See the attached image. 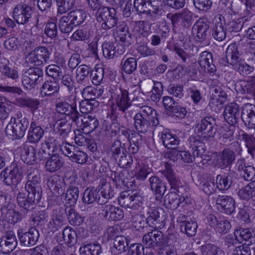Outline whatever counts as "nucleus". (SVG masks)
Segmentation results:
<instances>
[{"instance_id":"nucleus-6","label":"nucleus","mask_w":255,"mask_h":255,"mask_svg":"<svg viewBox=\"0 0 255 255\" xmlns=\"http://www.w3.org/2000/svg\"><path fill=\"white\" fill-rule=\"evenodd\" d=\"M43 71L38 67L30 68L23 72L21 81L24 88L31 90L38 84V80L43 76Z\"/></svg>"},{"instance_id":"nucleus-40","label":"nucleus","mask_w":255,"mask_h":255,"mask_svg":"<svg viewBox=\"0 0 255 255\" xmlns=\"http://www.w3.org/2000/svg\"><path fill=\"white\" fill-rule=\"evenodd\" d=\"M57 134L61 137V139L68 135L71 130V123L66 119H61L56 123Z\"/></svg>"},{"instance_id":"nucleus-21","label":"nucleus","mask_w":255,"mask_h":255,"mask_svg":"<svg viewBox=\"0 0 255 255\" xmlns=\"http://www.w3.org/2000/svg\"><path fill=\"white\" fill-rule=\"evenodd\" d=\"M161 139L164 146L171 150L169 151V154L171 156L172 154L178 155L179 150L177 149L175 146L179 144V139L176 135L172 134L169 132L162 133Z\"/></svg>"},{"instance_id":"nucleus-56","label":"nucleus","mask_w":255,"mask_h":255,"mask_svg":"<svg viewBox=\"0 0 255 255\" xmlns=\"http://www.w3.org/2000/svg\"><path fill=\"white\" fill-rule=\"evenodd\" d=\"M150 172L151 169L149 168L148 165L140 164L139 162L135 163V173L137 179L144 180Z\"/></svg>"},{"instance_id":"nucleus-18","label":"nucleus","mask_w":255,"mask_h":255,"mask_svg":"<svg viewBox=\"0 0 255 255\" xmlns=\"http://www.w3.org/2000/svg\"><path fill=\"white\" fill-rule=\"evenodd\" d=\"M214 21V26L212 29V35L216 40L222 41L226 37L224 17L221 14L217 15Z\"/></svg>"},{"instance_id":"nucleus-28","label":"nucleus","mask_w":255,"mask_h":255,"mask_svg":"<svg viewBox=\"0 0 255 255\" xmlns=\"http://www.w3.org/2000/svg\"><path fill=\"white\" fill-rule=\"evenodd\" d=\"M82 129L85 133L89 134L98 127L99 122L97 118L91 115H86L81 120Z\"/></svg>"},{"instance_id":"nucleus-45","label":"nucleus","mask_w":255,"mask_h":255,"mask_svg":"<svg viewBox=\"0 0 255 255\" xmlns=\"http://www.w3.org/2000/svg\"><path fill=\"white\" fill-rule=\"evenodd\" d=\"M67 16L75 26H78L85 21L86 18V13L83 9H77L69 12Z\"/></svg>"},{"instance_id":"nucleus-8","label":"nucleus","mask_w":255,"mask_h":255,"mask_svg":"<svg viewBox=\"0 0 255 255\" xmlns=\"http://www.w3.org/2000/svg\"><path fill=\"white\" fill-rule=\"evenodd\" d=\"M195 130L204 137H214L217 130L215 119L211 117L204 118L197 125Z\"/></svg>"},{"instance_id":"nucleus-60","label":"nucleus","mask_w":255,"mask_h":255,"mask_svg":"<svg viewBox=\"0 0 255 255\" xmlns=\"http://www.w3.org/2000/svg\"><path fill=\"white\" fill-rule=\"evenodd\" d=\"M56 1L58 6V13L61 14L72 8L75 4V0H56Z\"/></svg>"},{"instance_id":"nucleus-64","label":"nucleus","mask_w":255,"mask_h":255,"mask_svg":"<svg viewBox=\"0 0 255 255\" xmlns=\"http://www.w3.org/2000/svg\"><path fill=\"white\" fill-rule=\"evenodd\" d=\"M116 161L120 167L128 169L133 163V158L130 153H127L126 152L121 155Z\"/></svg>"},{"instance_id":"nucleus-59","label":"nucleus","mask_w":255,"mask_h":255,"mask_svg":"<svg viewBox=\"0 0 255 255\" xmlns=\"http://www.w3.org/2000/svg\"><path fill=\"white\" fill-rule=\"evenodd\" d=\"M75 26L67 15L63 16L59 20V28L63 33L70 32Z\"/></svg>"},{"instance_id":"nucleus-4","label":"nucleus","mask_w":255,"mask_h":255,"mask_svg":"<svg viewBox=\"0 0 255 255\" xmlns=\"http://www.w3.org/2000/svg\"><path fill=\"white\" fill-rule=\"evenodd\" d=\"M189 148L192 151V156L189 151H179L178 155L172 154L170 156L171 159L174 160V158L178 159L180 157L183 161L190 163L193 161L195 157H201L205 151V146L204 143L201 142L199 138L196 136H191L188 139Z\"/></svg>"},{"instance_id":"nucleus-55","label":"nucleus","mask_w":255,"mask_h":255,"mask_svg":"<svg viewBox=\"0 0 255 255\" xmlns=\"http://www.w3.org/2000/svg\"><path fill=\"white\" fill-rule=\"evenodd\" d=\"M123 71L128 74H131L134 72L137 68L136 60L133 57H129L125 59L122 62Z\"/></svg>"},{"instance_id":"nucleus-33","label":"nucleus","mask_w":255,"mask_h":255,"mask_svg":"<svg viewBox=\"0 0 255 255\" xmlns=\"http://www.w3.org/2000/svg\"><path fill=\"white\" fill-rule=\"evenodd\" d=\"M63 163L59 154H52L45 162V169L47 171L54 172L59 170Z\"/></svg>"},{"instance_id":"nucleus-52","label":"nucleus","mask_w":255,"mask_h":255,"mask_svg":"<svg viewBox=\"0 0 255 255\" xmlns=\"http://www.w3.org/2000/svg\"><path fill=\"white\" fill-rule=\"evenodd\" d=\"M232 175L229 173L227 176H223L221 175H218L216 176L217 188L220 190H227L232 184Z\"/></svg>"},{"instance_id":"nucleus-29","label":"nucleus","mask_w":255,"mask_h":255,"mask_svg":"<svg viewBox=\"0 0 255 255\" xmlns=\"http://www.w3.org/2000/svg\"><path fill=\"white\" fill-rule=\"evenodd\" d=\"M160 172L167 180L171 188L176 189L181 184L180 179L176 176L170 163H166L165 169Z\"/></svg>"},{"instance_id":"nucleus-34","label":"nucleus","mask_w":255,"mask_h":255,"mask_svg":"<svg viewBox=\"0 0 255 255\" xmlns=\"http://www.w3.org/2000/svg\"><path fill=\"white\" fill-rule=\"evenodd\" d=\"M221 141L226 146L232 145L236 152L240 153L242 151L241 144L238 141L235 140L233 129H229L223 134Z\"/></svg>"},{"instance_id":"nucleus-41","label":"nucleus","mask_w":255,"mask_h":255,"mask_svg":"<svg viewBox=\"0 0 255 255\" xmlns=\"http://www.w3.org/2000/svg\"><path fill=\"white\" fill-rule=\"evenodd\" d=\"M91 68L86 65H80L76 69V80L78 83L83 84L89 81Z\"/></svg>"},{"instance_id":"nucleus-24","label":"nucleus","mask_w":255,"mask_h":255,"mask_svg":"<svg viewBox=\"0 0 255 255\" xmlns=\"http://www.w3.org/2000/svg\"><path fill=\"white\" fill-rule=\"evenodd\" d=\"M165 213L164 210L158 207L149 212L146 223L149 227L155 228L165 220Z\"/></svg>"},{"instance_id":"nucleus-27","label":"nucleus","mask_w":255,"mask_h":255,"mask_svg":"<svg viewBox=\"0 0 255 255\" xmlns=\"http://www.w3.org/2000/svg\"><path fill=\"white\" fill-rule=\"evenodd\" d=\"M241 54L236 43L230 44L226 51V58L228 64L234 66L241 60Z\"/></svg>"},{"instance_id":"nucleus-58","label":"nucleus","mask_w":255,"mask_h":255,"mask_svg":"<svg viewBox=\"0 0 255 255\" xmlns=\"http://www.w3.org/2000/svg\"><path fill=\"white\" fill-rule=\"evenodd\" d=\"M63 140L61 139L60 140V137L58 136H49L46 137L43 144L45 145L49 149H52V151L54 152L59 150Z\"/></svg>"},{"instance_id":"nucleus-17","label":"nucleus","mask_w":255,"mask_h":255,"mask_svg":"<svg viewBox=\"0 0 255 255\" xmlns=\"http://www.w3.org/2000/svg\"><path fill=\"white\" fill-rule=\"evenodd\" d=\"M128 93L126 90L119 89L112 95L119 110L126 112V111L130 106V98L128 97Z\"/></svg>"},{"instance_id":"nucleus-23","label":"nucleus","mask_w":255,"mask_h":255,"mask_svg":"<svg viewBox=\"0 0 255 255\" xmlns=\"http://www.w3.org/2000/svg\"><path fill=\"white\" fill-rule=\"evenodd\" d=\"M198 62L206 72L214 73L216 71V66L213 63V55L209 52L205 51L201 53Z\"/></svg>"},{"instance_id":"nucleus-54","label":"nucleus","mask_w":255,"mask_h":255,"mask_svg":"<svg viewBox=\"0 0 255 255\" xmlns=\"http://www.w3.org/2000/svg\"><path fill=\"white\" fill-rule=\"evenodd\" d=\"M99 105V103L96 100H85L79 102V109L81 113L88 114L91 112Z\"/></svg>"},{"instance_id":"nucleus-19","label":"nucleus","mask_w":255,"mask_h":255,"mask_svg":"<svg viewBox=\"0 0 255 255\" xmlns=\"http://www.w3.org/2000/svg\"><path fill=\"white\" fill-rule=\"evenodd\" d=\"M102 208L101 214L108 221H119L124 217V212L119 207L108 204Z\"/></svg>"},{"instance_id":"nucleus-37","label":"nucleus","mask_w":255,"mask_h":255,"mask_svg":"<svg viewBox=\"0 0 255 255\" xmlns=\"http://www.w3.org/2000/svg\"><path fill=\"white\" fill-rule=\"evenodd\" d=\"M102 252L101 245L96 242L94 244H83L79 249L81 255H100Z\"/></svg>"},{"instance_id":"nucleus-43","label":"nucleus","mask_w":255,"mask_h":255,"mask_svg":"<svg viewBox=\"0 0 255 255\" xmlns=\"http://www.w3.org/2000/svg\"><path fill=\"white\" fill-rule=\"evenodd\" d=\"M104 92V90L101 88H94L92 86H87L81 92L83 98L85 100H95L96 98L100 97Z\"/></svg>"},{"instance_id":"nucleus-62","label":"nucleus","mask_w":255,"mask_h":255,"mask_svg":"<svg viewBox=\"0 0 255 255\" xmlns=\"http://www.w3.org/2000/svg\"><path fill=\"white\" fill-rule=\"evenodd\" d=\"M133 191H125L121 193L119 198L120 204L125 208H131L133 205L132 204Z\"/></svg>"},{"instance_id":"nucleus-13","label":"nucleus","mask_w":255,"mask_h":255,"mask_svg":"<svg viewBox=\"0 0 255 255\" xmlns=\"http://www.w3.org/2000/svg\"><path fill=\"white\" fill-rule=\"evenodd\" d=\"M22 174L21 169L15 166L9 172L7 168L2 170L0 173V177L3 179V181L6 185H15L21 180Z\"/></svg>"},{"instance_id":"nucleus-39","label":"nucleus","mask_w":255,"mask_h":255,"mask_svg":"<svg viewBox=\"0 0 255 255\" xmlns=\"http://www.w3.org/2000/svg\"><path fill=\"white\" fill-rule=\"evenodd\" d=\"M99 191L94 187L87 188L84 192L82 201L86 204H91L97 202L99 204H101L99 200Z\"/></svg>"},{"instance_id":"nucleus-46","label":"nucleus","mask_w":255,"mask_h":255,"mask_svg":"<svg viewBox=\"0 0 255 255\" xmlns=\"http://www.w3.org/2000/svg\"><path fill=\"white\" fill-rule=\"evenodd\" d=\"M240 137L241 140L245 143L248 153L250 154L253 157H255V138L244 132L240 134Z\"/></svg>"},{"instance_id":"nucleus-5","label":"nucleus","mask_w":255,"mask_h":255,"mask_svg":"<svg viewBox=\"0 0 255 255\" xmlns=\"http://www.w3.org/2000/svg\"><path fill=\"white\" fill-rule=\"evenodd\" d=\"M49 58V51L44 46L35 47L33 51L29 53L26 57L28 63L37 66L47 64Z\"/></svg>"},{"instance_id":"nucleus-49","label":"nucleus","mask_w":255,"mask_h":255,"mask_svg":"<svg viewBox=\"0 0 255 255\" xmlns=\"http://www.w3.org/2000/svg\"><path fill=\"white\" fill-rule=\"evenodd\" d=\"M5 131L7 135L15 139L23 137L20 128L16 122H9L5 128Z\"/></svg>"},{"instance_id":"nucleus-31","label":"nucleus","mask_w":255,"mask_h":255,"mask_svg":"<svg viewBox=\"0 0 255 255\" xmlns=\"http://www.w3.org/2000/svg\"><path fill=\"white\" fill-rule=\"evenodd\" d=\"M237 169L240 176L246 181H251L255 176V168L246 166L245 161L241 160L237 163Z\"/></svg>"},{"instance_id":"nucleus-10","label":"nucleus","mask_w":255,"mask_h":255,"mask_svg":"<svg viewBox=\"0 0 255 255\" xmlns=\"http://www.w3.org/2000/svg\"><path fill=\"white\" fill-rule=\"evenodd\" d=\"M17 237L21 246L30 247L35 245L38 242L39 234L35 228H31L27 232H23L22 230H18Z\"/></svg>"},{"instance_id":"nucleus-36","label":"nucleus","mask_w":255,"mask_h":255,"mask_svg":"<svg viewBox=\"0 0 255 255\" xmlns=\"http://www.w3.org/2000/svg\"><path fill=\"white\" fill-rule=\"evenodd\" d=\"M209 26L207 23L202 19L198 20L194 24L192 32L200 40H204L207 34V31Z\"/></svg>"},{"instance_id":"nucleus-53","label":"nucleus","mask_w":255,"mask_h":255,"mask_svg":"<svg viewBox=\"0 0 255 255\" xmlns=\"http://www.w3.org/2000/svg\"><path fill=\"white\" fill-rule=\"evenodd\" d=\"M65 212L67 216L68 220L70 224L73 226H80L83 222V219L76 213L75 210L72 208H67Z\"/></svg>"},{"instance_id":"nucleus-26","label":"nucleus","mask_w":255,"mask_h":255,"mask_svg":"<svg viewBox=\"0 0 255 255\" xmlns=\"http://www.w3.org/2000/svg\"><path fill=\"white\" fill-rule=\"evenodd\" d=\"M65 185L64 179L58 175L52 176L48 181V186L53 191L54 194L57 196L64 194Z\"/></svg>"},{"instance_id":"nucleus-15","label":"nucleus","mask_w":255,"mask_h":255,"mask_svg":"<svg viewBox=\"0 0 255 255\" xmlns=\"http://www.w3.org/2000/svg\"><path fill=\"white\" fill-rule=\"evenodd\" d=\"M224 117L230 125H236L241 117L239 106L233 102L227 104L224 110Z\"/></svg>"},{"instance_id":"nucleus-47","label":"nucleus","mask_w":255,"mask_h":255,"mask_svg":"<svg viewBox=\"0 0 255 255\" xmlns=\"http://www.w3.org/2000/svg\"><path fill=\"white\" fill-rule=\"evenodd\" d=\"M133 6L138 13L149 14L151 11L150 0H134Z\"/></svg>"},{"instance_id":"nucleus-63","label":"nucleus","mask_w":255,"mask_h":255,"mask_svg":"<svg viewBox=\"0 0 255 255\" xmlns=\"http://www.w3.org/2000/svg\"><path fill=\"white\" fill-rule=\"evenodd\" d=\"M102 50L103 56L107 59L113 58L116 52V47L112 42H105L103 43Z\"/></svg>"},{"instance_id":"nucleus-57","label":"nucleus","mask_w":255,"mask_h":255,"mask_svg":"<svg viewBox=\"0 0 255 255\" xmlns=\"http://www.w3.org/2000/svg\"><path fill=\"white\" fill-rule=\"evenodd\" d=\"M79 195V188H68L65 194V200L70 206H73L76 204Z\"/></svg>"},{"instance_id":"nucleus-9","label":"nucleus","mask_w":255,"mask_h":255,"mask_svg":"<svg viewBox=\"0 0 255 255\" xmlns=\"http://www.w3.org/2000/svg\"><path fill=\"white\" fill-rule=\"evenodd\" d=\"M233 150L230 148L224 149L217 158L214 160V166L224 169L232 165L236 159V154Z\"/></svg>"},{"instance_id":"nucleus-22","label":"nucleus","mask_w":255,"mask_h":255,"mask_svg":"<svg viewBox=\"0 0 255 255\" xmlns=\"http://www.w3.org/2000/svg\"><path fill=\"white\" fill-rule=\"evenodd\" d=\"M55 110L57 113L68 116L72 122L77 126H78V124H80L78 115H74V111L68 103L66 102H57L55 105Z\"/></svg>"},{"instance_id":"nucleus-11","label":"nucleus","mask_w":255,"mask_h":255,"mask_svg":"<svg viewBox=\"0 0 255 255\" xmlns=\"http://www.w3.org/2000/svg\"><path fill=\"white\" fill-rule=\"evenodd\" d=\"M163 234L158 230H152L145 234L142 240L143 245L147 248L161 246L163 243Z\"/></svg>"},{"instance_id":"nucleus-44","label":"nucleus","mask_w":255,"mask_h":255,"mask_svg":"<svg viewBox=\"0 0 255 255\" xmlns=\"http://www.w3.org/2000/svg\"><path fill=\"white\" fill-rule=\"evenodd\" d=\"M201 255H225L223 250L212 244H206L199 248Z\"/></svg>"},{"instance_id":"nucleus-20","label":"nucleus","mask_w":255,"mask_h":255,"mask_svg":"<svg viewBox=\"0 0 255 255\" xmlns=\"http://www.w3.org/2000/svg\"><path fill=\"white\" fill-rule=\"evenodd\" d=\"M149 182L151 190L156 195L155 199L157 202H160L166 189L165 183L156 176L150 177Z\"/></svg>"},{"instance_id":"nucleus-25","label":"nucleus","mask_w":255,"mask_h":255,"mask_svg":"<svg viewBox=\"0 0 255 255\" xmlns=\"http://www.w3.org/2000/svg\"><path fill=\"white\" fill-rule=\"evenodd\" d=\"M59 84L55 80H46L40 88V94L42 97H51L59 92Z\"/></svg>"},{"instance_id":"nucleus-1","label":"nucleus","mask_w":255,"mask_h":255,"mask_svg":"<svg viewBox=\"0 0 255 255\" xmlns=\"http://www.w3.org/2000/svg\"><path fill=\"white\" fill-rule=\"evenodd\" d=\"M25 189L28 194L19 192L16 198V202L24 216L34 210L36 204L41 198L42 189L40 185V174L37 170H31L27 175V181Z\"/></svg>"},{"instance_id":"nucleus-12","label":"nucleus","mask_w":255,"mask_h":255,"mask_svg":"<svg viewBox=\"0 0 255 255\" xmlns=\"http://www.w3.org/2000/svg\"><path fill=\"white\" fill-rule=\"evenodd\" d=\"M17 245V240L13 232H7L0 239V252L8 254L12 252Z\"/></svg>"},{"instance_id":"nucleus-48","label":"nucleus","mask_w":255,"mask_h":255,"mask_svg":"<svg viewBox=\"0 0 255 255\" xmlns=\"http://www.w3.org/2000/svg\"><path fill=\"white\" fill-rule=\"evenodd\" d=\"M184 200L176 193L171 192L165 196L164 201L173 210L177 209Z\"/></svg>"},{"instance_id":"nucleus-61","label":"nucleus","mask_w":255,"mask_h":255,"mask_svg":"<svg viewBox=\"0 0 255 255\" xmlns=\"http://www.w3.org/2000/svg\"><path fill=\"white\" fill-rule=\"evenodd\" d=\"M114 245V248L120 254L126 251L128 248V241L124 236H120L115 237Z\"/></svg>"},{"instance_id":"nucleus-38","label":"nucleus","mask_w":255,"mask_h":255,"mask_svg":"<svg viewBox=\"0 0 255 255\" xmlns=\"http://www.w3.org/2000/svg\"><path fill=\"white\" fill-rule=\"evenodd\" d=\"M21 158L27 164L37 163V156L35 148L31 145L25 146L21 154Z\"/></svg>"},{"instance_id":"nucleus-7","label":"nucleus","mask_w":255,"mask_h":255,"mask_svg":"<svg viewBox=\"0 0 255 255\" xmlns=\"http://www.w3.org/2000/svg\"><path fill=\"white\" fill-rule=\"evenodd\" d=\"M32 13V8L30 6L21 3L14 8L12 17L17 24L25 25L31 21Z\"/></svg>"},{"instance_id":"nucleus-42","label":"nucleus","mask_w":255,"mask_h":255,"mask_svg":"<svg viewBox=\"0 0 255 255\" xmlns=\"http://www.w3.org/2000/svg\"><path fill=\"white\" fill-rule=\"evenodd\" d=\"M62 238L67 246H74L77 243L76 232L71 227H67L63 231Z\"/></svg>"},{"instance_id":"nucleus-16","label":"nucleus","mask_w":255,"mask_h":255,"mask_svg":"<svg viewBox=\"0 0 255 255\" xmlns=\"http://www.w3.org/2000/svg\"><path fill=\"white\" fill-rule=\"evenodd\" d=\"M241 118L249 128H255V106L247 103L242 107Z\"/></svg>"},{"instance_id":"nucleus-14","label":"nucleus","mask_w":255,"mask_h":255,"mask_svg":"<svg viewBox=\"0 0 255 255\" xmlns=\"http://www.w3.org/2000/svg\"><path fill=\"white\" fill-rule=\"evenodd\" d=\"M216 202L217 208L227 215H231L235 210V201L231 196L219 195Z\"/></svg>"},{"instance_id":"nucleus-50","label":"nucleus","mask_w":255,"mask_h":255,"mask_svg":"<svg viewBox=\"0 0 255 255\" xmlns=\"http://www.w3.org/2000/svg\"><path fill=\"white\" fill-rule=\"evenodd\" d=\"M4 62L2 63L3 66L0 69L2 75L12 80H16L18 78V71L9 66L10 62L8 59H3Z\"/></svg>"},{"instance_id":"nucleus-32","label":"nucleus","mask_w":255,"mask_h":255,"mask_svg":"<svg viewBox=\"0 0 255 255\" xmlns=\"http://www.w3.org/2000/svg\"><path fill=\"white\" fill-rule=\"evenodd\" d=\"M44 133V129L34 122H32L28 130L27 139L30 142L36 143L43 137Z\"/></svg>"},{"instance_id":"nucleus-3","label":"nucleus","mask_w":255,"mask_h":255,"mask_svg":"<svg viewBox=\"0 0 255 255\" xmlns=\"http://www.w3.org/2000/svg\"><path fill=\"white\" fill-rule=\"evenodd\" d=\"M134 126L138 132L145 133L153 126L159 124L157 114L155 110L147 106L141 107L140 111L134 117Z\"/></svg>"},{"instance_id":"nucleus-51","label":"nucleus","mask_w":255,"mask_h":255,"mask_svg":"<svg viewBox=\"0 0 255 255\" xmlns=\"http://www.w3.org/2000/svg\"><path fill=\"white\" fill-rule=\"evenodd\" d=\"M197 227L198 226L196 221L191 220L183 225H180L181 232L188 237H193L196 234Z\"/></svg>"},{"instance_id":"nucleus-35","label":"nucleus","mask_w":255,"mask_h":255,"mask_svg":"<svg viewBox=\"0 0 255 255\" xmlns=\"http://www.w3.org/2000/svg\"><path fill=\"white\" fill-rule=\"evenodd\" d=\"M98 188V191L101 192V196H99L98 201L101 205L105 204L112 196V190L111 185L107 183L106 179H102Z\"/></svg>"},{"instance_id":"nucleus-30","label":"nucleus","mask_w":255,"mask_h":255,"mask_svg":"<svg viewBox=\"0 0 255 255\" xmlns=\"http://www.w3.org/2000/svg\"><path fill=\"white\" fill-rule=\"evenodd\" d=\"M234 236L240 243L243 241L251 244L255 242V233L251 229L238 228L234 231Z\"/></svg>"},{"instance_id":"nucleus-2","label":"nucleus","mask_w":255,"mask_h":255,"mask_svg":"<svg viewBox=\"0 0 255 255\" xmlns=\"http://www.w3.org/2000/svg\"><path fill=\"white\" fill-rule=\"evenodd\" d=\"M88 7L92 10H97L96 18L103 29L108 30L113 28L117 23L118 18L114 8L101 6L99 0H86Z\"/></svg>"}]
</instances>
